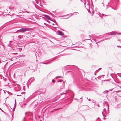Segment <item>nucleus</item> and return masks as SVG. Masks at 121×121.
<instances>
[{"label": "nucleus", "mask_w": 121, "mask_h": 121, "mask_svg": "<svg viewBox=\"0 0 121 121\" xmlns=\"http://www.w3.org/2000/svg\"><path fill=\"white\" fill-rule=\"evenodd\" d=\"M82 98V97L80 99H81Z\"/></svg>", "instance_id": "31"}, {"label": "nucleus", "mask_w": 121, "mask_h": 121, "mask_svg": "<svg viewBox=\"0 0 121 121\" xmlns=\"http://www.w3.org/2000/svg\"><path fill=\"white\" fill-rule=\"evenodd\" d=\"M34 79V77H31L29 79V80L31 81V82H32Z\"/></svg>", "instance_id": "5"}, {"label": "nucleus", "mask_w": 121, "mask_h": 121, "mask_svg": "<svg viewBox=\"0 0 121 121\" xmlns=\"http://www.w3.org/2000/svg\"><path fill=\"white\" fill-rule=\"evenodd\" d=\"M74 99L75 100H78V99H76V98H75V99Z\"/></svg>", "instance_id": "21"}, {"label": "nucleus", "mask_w": 121, "mask_h": 121, "mask_svg": "<svg viewBox=\"0 0 121 121\" xmlns=\"http://www.w3.org/2000/svg\"><path fill=\"white\" fill-rule=\"evenodd\" d=\"M119 77H121V76H119Z\"/></svg>", "instance_id": "33"}, {"label": "nucleus", "mask_w": 121, "mask_h": 121, "mask_svg": "<svg viewBox=\"0 0 121 121\" xmlns=\"http://www.w3.org/2000/svg\"><path fill=\"white\" fill-rule=\"evenodd\" d=\"M109 91H111V89H109Z\"/></svg>", "instance_id": "28"}, {"label": "nucleus", "mask_w": 121, "mask_h": 121, "mask_svg": "<svg viewBox=\"0 0 121 121\" xmlns=\"http://www.w3.org/2000/svg\"><path fill=\"white\" fill-rule=\"evenodd\" d=\"M17 95V96H21V95Z\"/></svg>", "instance_id": "23"}, {"label": "nucleus", "mask_w": 121, "mask_h": 121, "mask_svg": "<svg viewBox=\"0 0 121 121\" xmlns=\"http://www.w3.org/2000/svg\"><path fill=\"white\" fill-rule=\"evenodd\" d=\"M52 82L55 83V80L54 79H52Z\"/></svg>", "instance_id": "13"}, {"label": "nucleus", "mask_w": 121, "mask_h": 121, "mask_svg": "<svg viewBox=\"0 0 121 121\" xmlns=\"http://www.w3.org/2000/svg\"><path fill=\"white\" fill-rule=\"evenodd\" d=\"M25 93V92H22L21 93V94H23L24 93Z\"/></svg>", "instance_id": "20"}, {"label": "nucleus", "mask_w": 121, "mask_h": 121, "mask_svg": "<svg viewBox=\"0 0 121 121\" xmlns=\"http://www.w3.org/2000/svg\"><path fill=\"white\" fill-rule=\"evenodd\" d=\"M113 76H111V77L112 78H113L114 80V79L113 78V77H112Z\"/></svg>", "instance_id": "22"}, {"label": "nucleus", "mask_w": 121, "mask_h": 121, "mask_svg": "<svg viewBox=\"0 0 121 121\" xmlns=\"http://www.w3.org/2000/svg\"><path fill=\"white\" fill-rule=\"evenodd\" d=\"M16 100H15V104H14V106H16Z\"/></svg>", "instance_id": "12"}, {"label": "nucleus", "mask_w": 121, "mask_h": 121, "mask_svg": "<svg viewBox=\"0 0 121 121\" xmlns=\"http://www.w3.org/2000/svg\"><path fill=\"white\" fill-rule=\"evenodd\" d=\"M100 118H99V117H98L97 118L98 119H100Z\"/></svg>", "instance_id": "30"}, {"label": "nucleus", "mask_w": 121, "mask_h": 121, "mask_svg": "<svg viewBox=\"0 0 121 121\" xmlns=\"http://www.w3.org/2000/svg\"><path fill=\"white\" fill-rule=\"evenodd\" d=\"M106 119V118H104H104H103V119Z\"/></svg>", "instance_id": "27"}, {"label": "nucleus", "mask_w": 121, "mask_h": 121, "mask_svg": "<svg viewBox=\"0 0 121 121\" xmlns=\"http://www.w3.org/2000/svg\"><path fill=\"white\" fill-rule=\"evenodd\" d=\"M121 106L120 104H118L117 105V106H116L115 108H116L117 109H118L120 108H121Z\"/></svg>", "instance_id": "2"}, {"label": "nucleus", "mask_w": 121, "mask_h": 121, "mask_svg": "<svg viewBox=\"0 0 121 121\" xmlns=\"http://www.w3.org/2000/svg\"><path fill=\"white\" fill-rule=\"evenodd\" d=\"M16 54H17V53H15Z\"/></svg>", "instance_id": "32"}, {"label": "nucleus", "mask_w": 121, "mask_h": 121, "mask_svg": "<svg viewBox=\"0 0 121 121\" xmlns=\"http://www.w3.org/2000/svg\"><path fill=\"white\" fill-rule=\"evenodd\" d=\"M92 78H93V79L95 78V79H96V77H95L94 76V77Z\"/></svg>", "instance_id": "16"}, {"label": "nucleus", "mask_w": 121, "mask_h": 121, "mask_svg": "<svg viewBox=\"0 0 121 121\" xmlns=\"http://www.w3.org/2000/svg\"><path fill=\"white\" fill-rule=\"evenodd\" d=\"M58 81L59 82H63V83L65 82L64 81H63V80H61V79H59L58 80Z\"/></svg>", "instance_id": "8"}, {"label": "nucleus", "mask_w": 121, "mask_h": 121, "mask_svg": "<svg viewBox=\"0 0 121 121\" xmlns=\"http://www.w3.org/2000/svg\"><path fill=\"white\" fill-rule=\"evenodd\" d=\"M113 33V34L114 35V34H115V33Z\"/></svg>", "instance_id": "25"}, {"label": "nucleus", "mask_w": 121, "mask_h": 121, "mask_svg": "<svg viewBox=\"0 0 121 121\" xmlns=\"http://www.w3.org/2000/svg\"><path fill=\"white\" fill-rule=\"evenodd\" d=\"M0 109L2 110V111L3 112H4V113H5V112L3 111L1 109V108H0Z\"/></svg>", "instance_id": "17"}, {"label": "nucleus", "mask_w": 121, "mask_h": 121, "mask_svg": "<svg viewBox=\"0 0 121 121\" xmlns=\"http://www.w3.org/2000/svg\"><path fill=\"white\" fill-rule=\"evenodd\" d=\"M87 99L89 101H91V100L90 99V98L89 99H88V98H87Z\"/></svg>", "instance_id": "18"}, {"label": "nucleus", "mask_w": 121, "mask_h": 121, "mask_svg": "<svg viewBox=\"0 0 121 121\" xmlns=\"http://www.w3.org/2000/svg\"><path fill=\"white\" fill-rule=\"evenodd\" d=\"M103 110L104 112H105V111H106V109L105 108Z\"/></svg>", "instance_id": "19"}, {"label": "nucleus", "mask_w": 121, "mask_h": 121, "mask_svg": "<svg viewBox=\"0 0 121 121\" xmlns=\"http://www.w3.org/2000/svg\"><path fill=\"white\" fill-rule=\"evenodd\" d=\"M101 76H98L97 78L98 79H99L101 78Z\"/></svg>", "instance_id": "15"}, {"label": "nucleus", "mask_w": 121, "mask_h": 121, "mask_svg": "<svg viewBox=\"0 0 121 121\" xmlns=\"http://www.w3.org/2000/svg\"><path fill=\"white\" fill-rule=\"evenodd\" d=\"M108 92V91L107 90L103 92V93L104 94H106Z\"/></svg>", "instance_id": "7"}, {"label": "nucleus", "mask_w": 121, "mask_h": 121, "mask_svg": "<svg viewBox=\"0 0 121 121\" xmlns=\"http://www.w3.org/2000/svg\"><path fill=\"white\" fill-rule=\"evenodd\" d=\"M58 32L59 33V34L60 35H63V33L61 32L60 31H58Z\"/></svg>", "instance_id": "6"}, {"label": "nucleus", "mask_w": 121, "mask_h": 121, "mask_svg": "<svg viewBox=\"0 0 121 121\" xmlns=\"http://www.w3.org/2000/svg\"><path fill=\"white\" fill-rule=\"evenodd\" d=\"M67 92L66 91H65V92H63V93H62L61 94V95H63V94H66V93Z\"/></svg>", "instance_id": "11"}, {"label": "nucleus", "mask_w": 121, "mask_h": 121, "mask_svg": "<svg viewBox=\"0 0 121 121\" xmlns=\"http://www.w3.org/2000/svg\"><path fill=\"white\" fill-rule=\"evenodd\" d=\"M28 30V29L27 28H23L21 29L20 30H18L17 31V32H25L26 31Z\"/></svg>", "instance_id": "1"}, {"label": "nucleus", "mask_w": 121, "mask_h": 121, "mask_svg": "<svg viewBox=\"0 0 121 121\" xmlns=\"http://www.w3.org/2000/svg\"><path fill=\"white\" fill-rule=\"evenodd\" d=\"M63 77L62 76H57L56 77H55V78H63Z\"/></svg>", "instance_id": "9"}, {"label": "nucleus", "mask_w": 121, "mask_h": 121, "mask_svg": "<svg viewBox=\"0 0 121 121\" xmlns=\"http://www.w3.org/2000/svg\"><path fill=\"white\" fill-rule=\"evenodd\" d=\"M97 106L98 107H99V104H98V105H97Z\"/></svg>", "instance_id": "24"}, {"label": "nucleus", "mask_w": 121, "mask_h": 121, "mask_svg": "<svg viewBox=\"0 0 121 121\" xmlns=\"http://www.w3.org/2000/svg\"><path fill=\"white\" fill-rule=\"evenodd\" d=\"M45 17L48 19L50 20H51V19L47 15H45Z\"/></svg>", "instance_id": "4"}, {"label": "nucleus", "mask_w": 121, "mask_h": 121, "mask_svg": "<svg viewBox=\"0 0 121 121\" xmlns=\"http://www.w3.org/2000/svg\"><path fill=\"white\" fill-rule=\"evenodd\" d=\"M102 114H103V116L104 117V116L103 114V111H102Z\"/></svg>", "instance_id": "26"}, {"label": "nucleus", "mask_w": 121, "mask_h": 121, "mask_svg": "<svg viewBox=\"0 0 121 121\" xmlns=\"http://www.w3.org/2000/svg\"><path fill=\"white\" fill-rule=\"evenodd\" d=\"M15 108H16V106H14V107L13 108V111H14L15 109Z\"/></svg>", "instance_id": "14"}, {"label": "nucleus", "mask_w": 121, "mask_h": 121, "mask_svg": "<svg viewBox=\"0 0 121 121\" xmlns=\"http://www.w3.org/2000/svg\"><path fill=\"white\" fill-rule=\"evenodd\" d=\"M14 76V77H15V76Z\"/></svg>", "instance_id": "35"}, {"label": "nucleus", "mask_w": 121, "mask_h": 121, "mask_svg": "<svg viewBox=\"0 0 121 121\" xmlns=\"http://www.w3.org/2000/svg\"><path fill=\"white\" fill-rule=\"evenodd\" d=\"M1 78H3V79L5 81H6L7 79V78H8L7 77V76H5V77H4L3 76H1Z\"/></svg>", "instance_id": "3"}, {"label": "nucleus", "mask_w": 121, "mask_h": 121, "mask_svg": "<svg viewBox=\"0 0 121 121\" xmlns=\"http://www.w3.org/2000/svg\"><path fill=\"white\" fill-rule=\"evenodd\" d=\"M12 117H13V115H12Z\"/></svg>", "instance_id": "29"}, {"label": "nucleus", "mask_w": 121, "mask_h": 121, "mask_svg": "<svg viewBox=\"0 0 121 121\" xmlns=\"http://www.w3.org/2000/svg\"><path fill=\"white\" fill-rule=\"evenodd\" d=\"M39 97H40V96H38Z\"/></svg>", "instance_id": "34"}, {"label": "nucleus", "mask_w": 121, "mask_h": 121, "mask_svg": "<svg viewBox=\"0 0 121 121\" xmlns=\"http://www.w3.org/2000/svg\"><path fill=\"white\" fill-rule=\"evenodd\" d=\"M30 112H26L25 113V115L27 114L28 115H30Z\"/></svg>", "instance_id": "10"}]
</instances>
